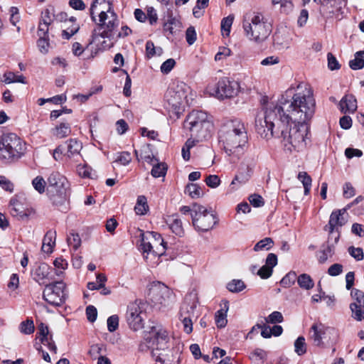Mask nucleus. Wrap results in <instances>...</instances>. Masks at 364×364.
<instances>
[{
  "label": "nucleus",
  "instance_id": "obj_1",
  "mask_svg": "<svg viewBox=\"0 0 364 364\" xmlns=\"http://www.w3.org/2000/svg\"><path fill=\"white\" fill-rule=\"evenodd\" d=\"M315 102L308 85L300 82L291 87L277 103L267 102L262 117L255 121L256 131L261 137L282 138L286 151H302L306 147L309 121L314 114Z\"/></svg>",
  "mask_w": 364,
  "mask_h": 364
},
{
  "label": "nucleus",
  "instance_id": "obj_2",
  "mask_svg": "<svg viewBox=\"0 0 364 364\" xmlns=\"http://www.w3.org/2000/svg\"><path fill=\"white\" fill-rule=\"evenodd\" d=\"M168 336L161 326H152L150 331L144 333V340L140 343L141 351L151 350L156 361L162 364H179L181 353L178 350L167 348Z\"/></svg>",
  "mask_w": 364,
  "mask_h": 364
},
{
  "label": "nucleus",
  "instance_id": "obj_3",
  "mask_svg": "<svg viewBox=\"0 0 364 364\" xmlns=\"http://www.w3.org/2000/svg\"><path fill=\"white\" fill-rule=\"evenodd\" d=\"M219 141L228 155L239 159L248 142L244 123L239 119H233L224 124L220 130Z\"/></svg>",
  "mask_w": 364,
  "mask_h": 364
},
{
  "label": "nucleus",
  "instance_id": "obj_4",
  "mask_svg": "<svg viewBox=\"0 0 364 364\" xmlns=\"http://www.w3.org/2000/svg\"><path fill=\"white\" fill-rule=\"evenodd\" d=\"M242 28L246 38L251 42L260 44L265 41L272 33V26L259 13L244 16Z\"/></svg>",
  "mask_w": 364,
  "mask_h": 364
},
{
  "label": "nucleus",
  "instance_id": "obj_5",
  "mask_svg": "<svg viewBox=\"0 0 364 364\" xmlns=\"http://www.w3.org/2000/svg\"><path fill=\"white\" fill-rule=\"evenodd\" d=\"M184 129L188 130L191 137L198 141L208 137L213 130V124L210 117L205 112L193 110L188 114L183 124Z\"/></svg>",
  "mask_w": 364,
  "mask_h": 364
},
{
  "label": "nucleus",
  "instance_id": "obj_6",
  "mask_svg": "<svg viewBox=\"0 0 364 364\" xmlns=\"http://www.w3.org/2000/svg\"><path fill=\"white\" fill-rule=\"evenodd\" d=\"M192 224L198 232H208L218 223L216 215L205 206L194 203L193 213H191Z\"/></svg>",
  "mask_w": 364,
  "mask_h": 364
},
{
  "label": "nucleus",
  "instance_id": "obj_7",
  "mask_svg": "<svg viewBox=\"0 0 364 364\" xmlns=\"http://www.w3.org/2000/svg\"><path fill=\"white\" fill-rule=\"evenodd\" d=\"M25 151L26 144L16 134L9 133L1 136L0 156L3 159H19Z\"/></svg>",
  "mask_w": 364,
  "mask_h": 364
},
{
  "label": "nucleus",
  "instance_id": "obj_8",
  "mask_svg": "<svg viewBox=\"0 0 364 364\" xmlns=\"http://www.w3.org/2000/svg\"><path fill=\"white\" fill-rule=\"evenodd\" d=\"M68 181L58 172H53L48 178L47 191L55 205L63 203L68 196Z\"/></svg>",
  "mask_w": 364,
  "mask_h": 364
},
{
  "label": "nucleus",
  "instance_id": "obj_9",
  "mask_svg": "<svg viewBox=\"0 0 364 364\" xmlns=\"http://www.w3.org/2000/svg\"><path fill=\"white\" fill-rule=\"evenodd\" d=\"M240 91V84L237 81L223 77L215 84H209L206 92L211 96L219 100L231 98L236 96Z\"/></svg>",
  "mask_w": 364,
  "mask_h": 364
},
{
  "label": "nucleus",
  "instance_id": "obj_10",
  "mask_svg": "<svg viewBox=\"0 0 364 364\" xmlns=\"http://www.w3.org/2000/svg\"><path fill=\"white\" fill-rule=\"evenodd\" d=\"M141 249L143 254H152L154 256H161L165 252V242L161 235L156 232L141 233Z\"/></svg>",
  "mask_w": 364,
  "mask_h": 364
},
{
  "label": "nucleus",
  "instance_id": "obj_11",
  "mask_svg": "<svg viewBox=\"0 0 364 364\" xmlns=\"http://www.w3.org/2000/svg\"><path fill=\"white\" fill-rule=\"evenodd\" d=\"M107 6L108 9L107 11L104 10H101L99 15V21L100 23L105 28L106 27L108 33L112 31L114 27L116 26V20L117 16L113 11H111L110 6L107 4L106 0H94L92 3L90 7V16L92 21H96V18L95 16V12L97 9L98 6L102 7L101 9H104V6Z\"/></svg>",
  "mask_w": 364,
  "mask_h": 364
},
{
  "label": "nucleus",
  "instance_id": "obj_12",
  "mask_svg": "<svg viewBox=\"0 0 364 364\" xmlns=\"http://www.w3.org/2000/svg\"><path fill=\"white\" fill-rule=\"evenodd\" d=\"M149 296L154 305L160 306H168L175 301V296L172 290L161 282L154 283L151 285Z\"/></svg>",
  "mask_w": 364,
  "mask_h": 364
},
{
  "label": "nucleus",
  "instance_id": "obj_13",
  "mask_svg": "<svg viewBox=\"0 0 364 364\" xmlns=\"http://www.w3.org/2000/svg\"><path fill=\"white\" fill-rule=\"evenodd\" d=\"M65 284L62 281L46 284L43 292L45 301L53 306H61L66 299Z\"/></svg>",
  "mask_w": 364,
  "mask_h": 364
},
{
  "label": "nucleus",
  "instance_id": "obj_14",
  "mask_svg": "<svg viewBox=\"0 0 364 364\" xmlns=\"http://www.w3.org/2000/svg\"><path fill=\"white\" fill-rule=\"evenodd\" d=\"M188 87L183 83L170 87L166 92V99L167 102L176 112H179L188 102L187 90Z\"/></svg>",
  "mask_w": 364,
  "mask_h": 364
},
{
  "label": "nucleus",
  "instance_id": "obj_15",
  "mask_svg": "<svg viewBox=\"0 0 364 364\" xmlns=\"http://www.w3.org/2000/svg\"><path fill=\"white\" fill-rule=\"evenodd\" d=\"M146 312L139 304L134 302L127 307V321L129 327L134 331H138L144 327Z\"/></svg>",
  "mask_w": 364,
  "mask_h": 364
},
{
  "label": "nucleus",
  "instance_id": "obj_16",
  "mask_svg": "<svg viewBox=\"0 0 364 364\" xmlns=\"http://www.w3.org/2000/svg\"><path fill=\"white\" fill-rule=\"evenodd\" d=\"M346 209H339L331 213L328 225H326L325 230L329 232L331 237H333L334 232L336 235L334 237L335 243H337L340 237L339 228L347 223L345 217L346 215Z\"/></svg>",
  "mask_w": 364,
  "mask_h": 364
},
{
  "label": "nucleus",
  "instance_id": "obj_17",
  "mask_svg": "<svg viewBox=\"0 0 364 364\" xmlns=\"http://www.w3.org/2000/svg\"><path fill=\"white\" fill-rule=\"evenodd\" d=\"M254 166L255 164L253 161L251 163L242 162L239 168L237 173L232 181L230 186H235L236 183L239 185L246 183L252 176Z\"/></svg>",
  "mask_w": 364,
  "mask_h": 364
},
{
  "label": "nucleus",
  "instance_id": "obj_18",
  "mask_svg": "<svg viewBox=\"0 0 364 364\" xmlns=\"http://www.w3.org/2000/svg\"><path fill=\"white\" fill-rule=\"evenodd\" d=\"M197 306V298L196 294H189L185 297L184 302L181 306L179 318H193L196 317L195 310Z\"/></svg>",
  "mask_w": 364,
  "mask_h": 364
},
{
  "label": "nucleus",
  "instance_id": "obj_19",
  "mask_svg": "<svg viewBox=\"0 0 364 364\" xmlns=\"http://www.w3.org/2000/svg\"><path fill=\"white\" fill-rule=\"evenodd\" d=\"M66 143L67 151L64 156L68 159H73L76 163L79 162L81 159L80 152L82 148V143L75 139H70Z\"/></svg>",
  "mask_w": 364,
  "mask_h": 364
},
{
  "label": "nucleus",
  "instance_id": "obj_20",
  "mask_svg": "<svg viewBox=\"0 0 364 364\" xmlns=\"http://www.w3.org/2000/svg\"><path fill=\"white\" fill-rule=\"evenodd\" d=\"M50 267L46 263H40L34 267L31 275L33 279L40 284H44L49 279Z\"/></svg>",
  "mask_w": 364,
  "mask_h": 364
},
{
  "label": "nucleus",
  "instance_id": "obj_21",
  "mask_svg": "<svg viewBox=\"0 0 364 364\" xmlns=\"http://www.w3.org/2000/svg\"><path fill=\"white\" fill-rule=\"evenodd\" d=\"M277 264V257L274 253H269L266 259V264L257 272L262 279H267L272 274L273 267Z\"/></svg>",
  "mask_w": 364,
  "mask_h": 364
},
{
  "label": "nucleus",
  "instance_id": "obj_22",
  "mask_svg": "<svg viewBox=\"0 0 364 364\" xmlns=\"http://www.w3.org/2000/svg\"><path fill=\"white\" fill-rule=\"evenodd\" d=\"M335 242L330 243L329 240L321 247L317 252V259L320 264L325 263L329 258H331L335 253Z\"/></svg>",
  "mask_w": 364,
  "mask_h": 364
},
{
  "label": "nucleus",
  "instance_id": "obj_23",
  "mask_svg": "<svg viewBox=\"0 0 364 364\" xmlns=\"http://www.w3.org/2000/svg\"><path fill=\"white\" fill-rule=\"evenodd\" d=\"M181 28L180 20L173 16L171 11H168L167 20L164 23V31L173 35Z\"/></svg>",
  "mask_w": 364,
  "mask_h": 364
},
{
  "label": "nucleus",
  "instance_id": "obj_24",
  "mask_svg": "<svg viewBox=\"0 0 364 364\" xmlns=\"http://www.w3.org/2000/svg\"><path fill=\"white\" fill-rule=\"evenodd\" d=\"M10 212L14 217L21 219L28 217L29 213L24 208L23 205L17 199L12 198L9 203Z\"/></svg>",
  "mask_w": 364,
  "mask_h": 364
},
{
  "label": "nucleus",
  "instance_id": "obj_25",
  "mask_svg": "<svg viewBox=\"0 0 364 364\" xmlns=\"http://www.w3.org/2000/svg\"><path fill=\"white\" fill-rule=\"evenodd\" d=\"M342 112H354L357 109V101L353 95H345L339 103Z\"/></svg>",
  "mask_w": 364,
  "mask_h": 364
},
{
  "label": "nucleus",
  "instance_id": "obj_26",
  "mask_svg": "<svg viewBox=\"0 0 364 364\" xmlns=\"http://www.w3.org/2000/svg\"><path fill=\"white\" fill-rule=\"evenodd\" d=\"M56 232L48 230L43 240L42 251L46 253H51L55 244Z\"/></svg>",
  "mask_w": 364,
  "mask_h": 364
},
{
  "label": "nucleus",
  "instance_id": "obj_27",
  "mask_svg": "<svg viewBox=\"0 0 364 364\" xmlns=\"http://www.w3.org/2000/svg\"><path fill=\"white\" fill-rule=\"evenodd\" d=\"M167 223L171 231L176 235L181 237L184 235L182 221L177 216L172 215L169 217Z\"/></svg>",
  "mask_w": 364,
  "mask_h": 364
},
{
  "label": "nucleus",
  "instance_id": "obj_28",
  "mask_svg": "<svg viewBox=\"0 0 364 364\" xmlns=\"http://www.w3.org/2000/svg\"><path fill=\"white\" fill-rule=\"evenodd\" d=\"M70 133V125L66 122H62L59 125H57L53 131V135L58 139L65 138L69 136Z\"/></svg>",
  "mask_w": 364,
  "mask_h": 364
},
{
  "label": "nucleus",
  "instance_id": "obj_29",
  "mask_svg": "<svg viewBox=\"0 0 364 364\" xmlns=\"http://www.w3.org/2000/svg\"><path fill=\"white\" fill-rule=\"evenodd\" d=\"M228 310V303H225L224 308L215 313V323L218 328H224L228 323L227 312Z\"/></svg>",
  "mask_w": 364,
  "mask_h": 364
},
{
  "label": "nucleus",
  "instance_id": "obj_30",
  "mask_svg": "<svg viewBox=\"0 0 364 364\" xmlns=\"http://www.w3.org/2000/svg\"><path fill=\"white\" fill-rule=\"evenodd\" d=\"M349 66L352 70H360L364 67V50L356 52L354 58L349 62Z\"/></svg>",
  "mask_w": 364,
  "mask_h": 364
},
{
  "label": "nucleus",
  "instance_id": "obj_31",
  "mask_svg": "<svg viewBox=\"0 0 364 364\" xmlns=\"http://www.w3.org/2000/svg\"><path fill=\"white\" fill-rule=\"evenodd\" d=\"M151 173L154 178L164 177L167 171V165L163 162L155 161L152 164Z\"/></svg>",
  "mask_w": 364,
  "mask_h": 364
},
{
  "label": "nucleus",
  "instance_id": "obj_32",
  "mask_svg": "<svg viewBox=\"0 0 364 364\" xmlns=\"http://www.w3.org/2000/svg\"><path fill=\"white\" fill-rule=\"evenodd\" d=\"M185 193L188 194L191 198L196 199L203 195V189L196 183H189L186 186Z\"/></svg>",
  "mask_w": 364,
  "mask_h": 364
},
{
  "label": "nucleus",
  "instance_id": "obj_33",
  "mask_svg": "<svg viewBox=\"0 0 364 364\" xmlns=\"http://www.w3.org/2000/svg\"><path fill=\"white\" fill-rule=\"evenodd\" d=\"M108 36V32L104 29V28L100 23H99L92 31V41L90 43H99L100 38H105Z\"/></svg>",
  "mask_w": 364,
  "mask_h": 364
},
{
  "label": "nucleus",
  "instance_id": "obj_34",
  "mask_svg": "<svg viewBox=\"0 0 364 364\" xmlns=\"http://www.w3.org/2000/svg\"><path fill=\"white\" fill-rule=\"evenodd\" d=\"M311 329L313 331L311 338L316 346H320L322 343V336L324 333V327L321 324H314Z\"/></svg>",
  "mask_w": 364,
  "mask_h": 364
},
{
  "label": "nucleus",
  "instance_id": "obj_35",
  "mask_svg": "<svg viewBox=\"0 0 364 364\" xmlns=\"http://www.w3.org/2000/svg\"><path fill=\"white\" fill-rule=\"evenodd\" d=\"M299 286L306 290L312 289L314 286V282L311 277L307 274H301L297 278Z\"/></svg>",
  "mask_w": 364,
  "mask_h": 364
},
{
  "label": "nucleus",
  "instance_id": "obj_36",
  "mask_svg": "<svg viewBox=\"0 0 364 364\" xmlns=\"http://www.w3.org/2000/svg\"><path fill=\"white\" fill-rule=\"evenodd\" d=\"M148 205L146 198L144 196H139L137 198L134 210L137 215H144L148 210Z\"/></svg>",
  "mask_w": 364,
  "mask_h": 364
},
{
  "label": "nucleus",
  "instance_id": "obj_37",
  "mask_svg": "<svg viewBox=\"0 0 364 364\" xmlns=\"http://www.w3.org/2000/svg\"><path fill=\"white\" fill-rule=\"evenodd\" d=\"M298 178L301 181L304 186V194L309 195L311 187V178L306 172L302 171L299 173Z\"/></svg>",
  "mask_w": 364,
  "mask_h": 364
},
{
  "label": "nucleus",
  "instance_id": "obj_38",
  "mask_svg": "<svg viewBox=\"0 0 364 364\" xmlns=\"http://www.w3.org/2000/svg\"><path fill=\"white\" fill-rule=\"evenodd\" d=\"M350 309L352 313V317L355 320L358 321L364 320V304L360 306L355 304H350Z\"/></svg>",
  "mask_w": 364,
  "mask_h": 364
},
{
  "label": "nucleus",
  "instance_id": "obj_39",
  "mask_svg": "<svg viewBox=\"0 0 364 364\" xmlns=\"http://www.w3.org/2000/svg\"><path fill=\"white\" fill-rule=\"evenodd\" d=\"M336 0H323V15L327 18H331L335 13Z\"/></svg>",
  "mask_w": 364,
  "mask_h": 364
},
{
  "label": "nucleus",
  "instance_id": "obj_40",
  "mask_svg": "<svg viewBox=\"0 0 364 364\" xmlns=\"http://www.w3.org/2000/svg\"><path fill=\"white\" fill-rule=\"evenodd\" d=\"M4 82L7 84L14 82H21L23 84L26 83L25 77L23 75H16L14 73L8 72L4 74Z\"/></svg>",
  "mask_w": 364,
  "mask_h": 364
},
{
  "label": "nucleus",
  "instance_id": "obj_41",
  "mask_svg": "<svg viewBox=\"0 0 364 364\" xmlns=\"http://www.w3.org/2000/svg\"><path fill=\"white\" fill-rule=\"evenodd\" d=\"M273 243L274 242L272 238L265 237L256 243L254 247V250L256 252L261 250H269L272 247Z\"/></svg>",
  "mask_w": 364,
  "mask_h": 364
},
{
  "label": "nucleus",
  "instance_id": "obj_42",
  "mask_svg": "<svg viewBox=\"0 0 364 364\" xmlns=\"http://www.w3.org/2000/svg\"><path fill=\"white\" fill-rule=\"evenodd\" d=\"M294 351L298 355H302L306 352L305 338L299 336L294 342Z\"/></svg>",
  "mask_w": 364,
  "mask_h": 364
},
{
  "label": "nucleus",
  "instance_id": "obj_43",
  "mask_svg": "<svg viewBox=\"0 0 364 364\" xmlns=\"http://www.w3.org/2000/svg\"><path fill=\"white\" fill-rule=\"evenodd\" d=\"M227 288L231 292H240L245 288V284L240 279H233L228 284Z\"/></svg>",
  "mask_w": 364,
  "mask_h": 364
},
{
  "label": "nucleus",
  "instance_id": "obj_44",
  "mask_svg": "<svg viewBox=\"0 0 364 364\" xmlns=\"http://www.w3.org/2000/svg\"><path fill=\"white\" fill-rule=\"evenodd\" d=\"M67 242L74 250H77L81 245V239L77 233L70 232L68 236Z\"/></svg>",
  "mask_w": 364,
  "mask_h": 364
},
{
  "label": "nucleus",
  "instance_id": "obj_45",
  "mask_svg": "<svg viewBox=\"0 0 364 364\" xmlns=\"http://www.w3.org/2000/svg\"><path fill=\"white\" fill-rule=\"evenodd\" d=\"M350 296L353 299V302L351 304H355L358 306L364 304V292L358 289H353L350 291Z\"/></svg>",
  "mask_w": 364,
  "mask_h": 364
},
{
  "label": "nucleus",
  "instance_id": "obj_46",
  "mask_svg": "<svg viewBox=\"0 0 364 364\" xmlns=\"http://www.w3.org/2000/svg\"><path fill=\"white\" fill-rule=\"evenodd\" d=\"M296 279L295 272H289L281 280L280 284L284 287H289L293 285Z\"/></svg>",
  "mask_w": 364,
  "mask_h": 364
},
{
  "label": "nucleus",
  "instance_id": "obj_47",
  "mask_svg": "<svg viewBox=\"0 0 364 364\" xmlns=\"http://www.w3.org/2000/svg\"><path fill=\"white\" fill-rule=\"evenodd\" d=\"M234 18L231 16H228L225 18H223L221 21V30L223 33V35L227 36H229L230 32V28L233 22Z\"/></svg>",
  "mask_w": 364,
  "mask_h": 364
},
{
  "label": "nucleus",
  "instance_id": "obj_48",
  "mask_svg": "<svg viewBox=\"0 0 364 364\" xmlns=\"http://www.w3.org/2000/svg\"><path fill=\"white\" fill-rule=\"evenodd\" d=\"M162 52L161 48H156L154 44L151 41H147L146 43V55L148 58H151L156 54L161 55Z\"/></svg>",
  "mask_w": 364,
  "mask_h": 364
},
{
  "label": "nucleus",
  "instance_id": "obj_49",
  "mask_svg": "<svg viewBox=\"0 0 364 364\" xmlns=\"http://www.w3.org/2000/svg\"><path fill=\"white\" fill-rule=\"evenodd\" d=\"M20 331L24 334H31L34 331L33 322L31 320H26L20 324Z\"/></svg>",
  "mask_w": 364,
  "mask_h": 364
},
{
  "label": "nucleus",
  "instance_id": "obj_50",
  "mask_svg": "<svg viewBox=\"0 0 364 364\" xmlns=\"http://www.w3.org/2000/svg\"><path fill=\"white\" fill-rule=\"evenodd\" d=\"M32 185L39 193H44L46 183L43 177H36L32 181Z\"/></svg>",
  "mask_w": 364,
  "mask_h": 364
},
{
  "label": "nucleus",
  "instance_id": "obj_51",
  "mask_svg": "<svg viewBox=\"0 0 364 364\" xmlns=\"http://www.w3.org/2000/svg\"><path fill=\"white\" fill-rule=\"evenodd\" d=\"M348 253L357 261H361L364 258L363 250L360 247L350 246L348 249Z\"/></svg>",
  "mask_w": 364,
  "mask_h": 364
},
{
  "label": "nucleus",
  "instance_id": "obj_52",
  "mask_svg": "<svg viewBox=\"0 0 364 364\" xmlns=\"http://www.w3.org/2000/svg\"><path fill=\"white\" fill-rule=\"evenodd\" d=\"M274 5L280 4L282 12L288 13L293 7L291 0H272Z\"/></svg>",
  "mask_w": 364,
  "mask_h": 364
},
{
  "label": "nucleus",
  "instance_id": "obj_53",
  "mask_svg": "<svg viewBox=\"0 0 364 364\" xmlns=\"http://www.w3.org/2000/svg\"><path fill=\"white\" fill-rule=\"evenodd\" d=\"M131 161V154L129 152L127 151H122L121 153H119L115 159V162L119 163L121 165L123 166L128 165Z\"/></svg>",
  "mask_w": 364,
  "mask_h": 364
},
{
  "label": "nucleus",
  "instance_id": "obj_54",
  "mask_svg": "<svg viewBox=\"0 0 364 364\" xmlns=\"http://www.w3.org/2000/svg\"><path fill=\"white\" fill-rule=\"evenodd\" d=\"M284 320V317L281 312L279 311H273L267 317L265 318L266 323H282Z\"/></svg>",
  "mask_w": 364,
  "mask_h": 364
},
{
  "label": "nucleus",
  "instance_id": "obj_55",
  "mask_svg": "<svg viewBox=\"0 0 364 364\" xmlns=\"http://www.w3.org/2000/svg\"><path fill=\"white\" fill-rule=\"evenodd\" d=\"M248 199L250 204L255 208L262 207L264 204L263 198L259 194H252L249 196Z\"/></svg>",
  "mask_w": 364,
  "mask_h": 364
},
{
  "label": "nucleus",
  "instance_id": "obj_56",
  "mask_svg": "<svg viewBox=\"0 0 364 364\" xmlns=\"http://www.w3.org/2000/svg\"><path fill=\"white\" fill-rule=\"evenodd\" d=\"M119 326V317L117 315H112L107 318V329L109 332L115 331Z\"/></svg>",
  "mask_w": 364,
  "mask_h": 364
},
{
  "label": "nucleus",
  "instance_id": "obj_57",
  "mask_svg": "<svg viewBox=\"0 0 364 364\" xmlns=\"http://www.w3.org/2000/svg\"><path fill=\"white\" fill-rule=\"evenodd\" d=\"M39 338L42 344L46 346L50 351L56 353L57 347L53 341L52 340V336L41 337Z\"/></svg>",
  "mask_w": 364,
  "mask_h": 364
},
{
  "label": "nucleus",
  "instance_id": "obj_58",
  "mask_svg": "<svg viewBox=\"0 0 364 364\" xmlns=\"http://www.w3.org/2000/svg\"><path fill=\"white\" fill-rule=\"evenodd\" d=\"M53 11L52 9H46L41 12L40 21L50 24L53 20Z\"/></svg>",
  "mask_w": 364,
  "mask_h": 364
},
{
  "label": "nucleus",
  "instance_id": "obj_59",
  "mask_svg": "<svg viewBox=\"0 0 364 364\" xmlns=\"http://www.w3.org/2000/svg\"><path fill=\"white\" fill-rule=\"evenodd\" d=\"M79 30V26L77 24L73 23L70 27H68L64 29L62 32V36L65 39H69Z\"/></svg>",
  "mask_w": 364,
  "mask_h": 364
},
{
  "label": "nucleus",
  "instance_id": "obj_60",
  "mask_svg": "<svg viewBox=\"0 0 364 364\" xmlns=\"http://www.w3.org/2000/svg\"><path fill=\"white\" fill-rule=\"evenodd\" d=\"M205 183L212 188L218 187L220 184V179L217 175H209L205 179Z\"/></svg>",
  "mask_w": 364,
  "mask_h": 364
},
{
  "label": "nucleus",
  "instance_id": "obj_61",
  "mask_svg": "<svg viewBox=\"0 0 364 364\" xmlns=\"http://www.w3.org/2000/svg\"><path fill=\"white\" fill-rule=\"evenodd\" d=\"M343 266L341 264L336 263L332 264L328 269V274L331 277H336L343 272Z\"/></svg>",
  "mask_w": 364,
  "mask_h": 364
},
{
  "label": "nucleus",
  "instance_id": "obj_62",
  "mask_svg": "<svg viewBox=\"0 0 364 364\" xmlns=\"http://www.w3.org/2000/svg\"><path fill=\"white\" fill-rule=\"evenodd\" d=\"M10 14V22L12 25L16 26L17 23L20 20L19 10L17 7L12 6L9 9Z\"/></svg>",
  "mask_w": 364,
  "mask_h": 364
},
{
  "label": "nucleus",
  "instance_id": "obj_63",
  "mask_svg": "<svg viewBox=\"0 0 364 364\" xmlns=\"http://www.w3.org/2000/svg\"><path fill=\"white\" fill-rule=\"evenodd\" d=\"M186 41L189 45H193L196 41V32L193 26L187 28L186 32Z\"/></svg>",
  "mask_w": 364,
  "mask_h": 364
},
{
  "label": "nucleus",
  "instance_id": "obj_64",
  "mask_svg": "<svg viewBox=\"0 0 364 364\" xmlns=\"http://www.w3.org/2000/svg\"><path fill=\"white\" fill-rule=\"evenodd\" d=\"M176 64L173 58H169L164 62L161 66V71L164 74L168 73L174 67Z\"/></svg>",
  "mask_w": 364,
  "mask_h": 364
}]
</instances>
